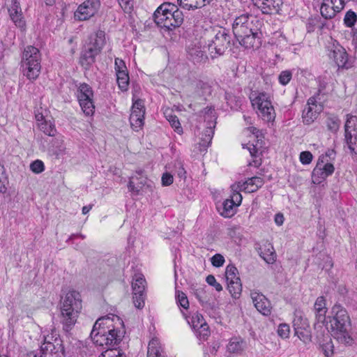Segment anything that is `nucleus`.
<instances>
[{"label":"nucleus","instance_id":"f257e3e1","mask_svg":"<svg viewBox=\"0 0 357 357\" xmlns=\"http://www.w3.org/2000/svg\"><path fill=\"white\" fill-rule=\"evenodd\" d=\"M314 307L317 324L325 325L338 343L344 345L353 344L354 339L350 333V318L345 308L335 304L331 308L330 315L326 317L327 308L324 296H319L316 299Z\"/></svg>","mask_w":357,"mask_h":357},{"label":"nucleus","instance_id":"f03ea898","mask_svg":"<svg viewBox=\"0 0 357 357\" xmlns=\"http://www.w3.org/2000/svg\"><path fill=\"white\" fill-rule=\"evenodd\" d=\"M124 325L117 315L109 314L95 322L91 337L98 346L113 347L119 343L124 335Z\"/></svg>","mask_w":357,"mask_h":357},{"label":"nucleus","instance_id":"7ed1b4c3","mask_svg":"<svg viewBox=\"0 0 357 357\" xmlns=\"http://www.w3.org/2000/svg\"><path fill=\"white\" fill-rule=\"evenodd\" d=\"M261 22L256 16L243 13L235 17L232 23L234 36L246 49L257 48L261 45Z\"/></svg>","mask_w":357,"mask_h":357},{"label":"nucleus","instance_id":"20e7f679","mask_svg":"<svg viewBox=\"0 0 357 357\" xmlns=\"http://www.w3.org/2000/svg\"><path fill=\"white\" fill-rule=\"evenodd\" d=\"M82 309L79 292L68 290L61 298L59 303L60 319L65 331H68L76 324Z\"/></svg>","mask_w":357,"mask_h":357},{"label":"nucleus","instance_id":"39448f33","mask_svg":"<svg viewBox=\"0 0 357 357\" xmlns=\"http://www.w3.org/2000/svg\"><path fill=\"white\" fill-rule=\"evenodd\" d=\"M153 17L158 26L169 30L180 26L183 22L182 12L175 4L169 2L161 4L155 11Z\"/></svg>","mask_w":357,"mask_h":357},{"label":"nucleus","instance_id":"423d86ee","mask_svg":"<svg viewBox=\"0 0 357 357\" xmlns=\"http://www.w3.org/2000/svg\"><path fill=\"white\" fill-rule=\"evenodd\" d=\"M20 68L24 76L31 81L36 80L40 73V54L38 48L27 46L22 54Z\"/></svg>","mask_w":357,"mask_h":357},{"label":"nucleus","instance_id":"0eeeda50","mask_svg":"<svg viewBox=\"0 0 357 357\" xmlns=\"http://www.w3.org/2000/svg\"><path fill=\"white\" fill-rule=\"evenodd\" d=\"M44 342L40 347V357H65L63 341L55 330L43 334Z\"/></svg>","mask_w":357,"mask_h":357},{"label":"nucleus","instance_id":"6e6552de","mask_svg":"<svg viewBox=\"0 0 357 357\" xmlns=\"http://www.w3.org/2000/svg\"><path fill=\"white\" fill-rule=\"evenodd\" d=\"M206 35L212 38L208 45V49L212 53L214 52L220 55L227 48L230 36L225 28L220 26H211L209 29L206 30Z\"/></svg>","mask_w":357,"mask_h":357},{"label":"nucleus","instance_id":"1a4fd4ad","mask_svg":"<svg viewBox=\"0 0 357 357\" xmlns=\"http://www.w3.org/2000/svg\"><path fill=\"white\" fill-rule=\"evenodd\" d=\"M182 314L199 343L206 341L211 335V330L202 314L198 312L189 315L184 312Z\"/></svg>","mask_w":357,"mask_h":357},{"label":"nucleus","instance_id":"9d476101","mask_svg":"<svg viewBox=\"0 0 357 357\" xmlns=\"http://www.w3.org/2000/svg\"><path fill=\"white\" fill-rule=\"evenodd\" d=\"M252 106L258 110V115L265 121H273L275 118L274 108L269 96L265 93L255 92L251 94Z\"/></svg>","mask_w":357,"mask_h":357},{"label":"nucleus","instance_id":"9b49d317","mask_svg":"<svg viewBox=\"0 0 357 357\" xmlns=\"http://www.w3.org/2000/svg\"><path fill=\"white\" fill-rule=\"evenodd\" d=\"M77 97L84 114L86 116H92L95 111L92 88L87 84H80L77 88Z\"/></svg>","mask_w":357,"mask_h":357},{"label":"nucleus","instance_id":"f8f14e48","mask_svg":"<svg viewBox=\"0 0 357 357\" xmlns=\"http://www.w3.org/2000/svg\"><path fill=\"white\" fill-rule=\"evenodd\" d=\"M327 54L339 68H349L348 54L345 49L335 40L331 38L326 43Z\"/></svg>","mask_w":357,"mask_h":357},{"label":"nucleus","instance_id":"ddd939ff","mask_svg":"<svg viewBox=\"0 0 357 357\" xmlns=\"http://www.w3.org/2000/svg\"><path fill=\"white\" fill-rule=\"evenodd\" d=\"M335 171V167L331 162L326 160L325 156H319L317 165L312 173V182L314 184H320Z\"/></svg>","mask_w":357,"mask_h":357},{"label":"nucleus","instance_id":"4468645a","mask_svg":"<svg viewBox=\"0 0 357 357\" xmlns=\"http://www.w3.org/2000/svg\"><path fill=\"white\" fill-rule=\"evenodd\" d=\"M225 278L227 282V288L234 298H238L242 292V284L237 268L233 264H229L226 267Z\"/></svg>","mask_w":357,"mask_h":357},{"label":"nucleus","instance_id":"2eb2a0df","mask_svg":"<svg viewBox=\"0 0 357 357\" xmlns=\"http://www.w3.org/2000/svg\"><path fill=\"white\" fill-rule=\"evenodd\" d=\"M100 7V0H85L74 12L76 21H86L98 13Z\"/></svg>","mask_w":357,"mask_h":357},{"label":"nucleus","instance_id":"dca6fc26","mask_svg":"<svg viewBox=\"0 0 357 357\" xmlns=\"http://www.w3.org/2000/svg\"><path fill=\"white\" fill-rule=\"evenodd\" d=\"M145 107L143 100H133L130 122L131 127L135 131L140 130L144 123Z\"/></svg>","mask_w":357,"mask_h":357},{"label":"nucleus","instance_id":"f3484780","mask_svg":"<svg viewBox=\"0 0 357 357\" xmlns=\"http://www.w3.org/2000/svg\"><path fill=\"white\" fill-rule=\"evenodd\" d=\"M323 110V106L319 103L315 97H310L307 102L305 107L302 119L305 124L310 125L319 116Z\"/></svg>","mask_w":357,"mask_h":357},{"label":"nucleus","instance_id":"a211bd4d","mask_svg":"<svg viewBox=\"0 0 357 357\" xmlns=\"http://www.w3.org/2000/svg\"><path fill=\"white\" fill-rule=\"evenodd\" d=\"M264 184L263 179L259 176L249 178L244 181H238L231 186V192L240 193L243 191L251 193L257 191Z\"/></svg>","mask_w":357,"mask_h":357},{"label":"nucleus","instance_id":"6ab92c4d","mask_svg":"<svg viewBox=\"0 0 357 357\" xmlns=\"http://www.w3.org/2000/svg\"><path fill=\"white\" fill-rule=\"evenodd\" d=\"M242 199L241 193L231 192L230 198L227 199L219 208L220 214L225 218L233 216L236 213V208L241 204Z\"/></svg>","mask_w":357,"mask_h":357},{"label":"nucleus","instance_id":"aec40b11","mask_svg":"<svg viewBox=\"0 0 357 357\" xmlns=\"http://www.w3.org/2000/svg\"><path fill=\"white\" fill-rule=\"evenodd\" d=\"M204 120L207 122L205 137L202 139V146H208L213 136V128L215 125L216 114L212 107H206L204 111Z\"/></svg>","mask_w":357,"mask_h":357},{"label":"nucleus","instance_id":"412c9836","mask_svg":"<svg viewBox=\"0 0 357 357\" xmlns=\"http://www.w3.org/2000/svg\"><path fill=\"white\" fill-rule=\"evenodd\" d=\"M114 65L118 86L122 91H126L128 89L129 75L125 62L121 59L116 58Z\"/></svg>","mask_w":357,"mask_h":357},{"label":"nucleus","instance_id":"4be33fe9","mask_svg":"<svg viewBox=\"0 0 357 357\" xmlns=\"http://www.w3.org/2000/svg\"><path fill=\"white\" fill-rule=\"evenodd\" d=\"M250 296L257 311L264 316L271 314L272 309L271 303L264 294L257 291H252Z\"/></svg>","mask_w":357,"mask_h":357},{"label":"nucleus","instance_id":"5701e85b","mask_svg":"<svg viewBox=\"0 0 357 357\" xmlns=\"http://www.w3.org/2000/svg\"><path fill=\"white\" fill-rule=\"evenodd\" d=\"M264 14L271 15L278 13L281 0H252Z\"/></svg>","mask_w":357,"mask_h":357},{"label":"nucleus","instance_id":"b1692460","mask_svg":"<svg viewBox=\"0 0 357 357\" xmlns=\"http://www.w3.org/2000/svg\"><path fill=\"white\" fill-rule=\"evenodd\" d=\"M105 45V33L103 31L99 30L90 36L89 42L86 43V46L91 48L95 52L99 54Z\"/></svg>","mask_w":357,"mask_h":357},{"label":"nucleus","instance_id":"393cba45","mask_svg":"<svg viewBox=\"0 0 357 357\" xmlns=\"http://www.w3.org/2000/svg\"><path fill=\"white\" fill-rule=\"evenodd\" d=\"M187 53L189 59L194 63H199L206 59V56L199 43L188 45L187 46Z\"/></svg>","mask_w":357,"mask_h":357},{"label":"nucleus","instance_id":"a878e982","mask_svg":"<svg viewBox=\"0 0 357 357\" xmlns=\"http://www.w3.org/2000/svg\"><path fill=\"white\" fill-rule=\"evenodd\" d=\"M261 257L268 264H273L276 260V254L273 245L270 243H265L259 248Z\"/></svg>","mask_w":357,"mask_h":357},{"label":"nucleus","instance_id":"bb28decb","mask_svg":"<svg viewBox=\"0 0 357 357\" xmlns=\"http://www.w3.org/2000/svg\"><path fill=\"white\" fill-rule=\"evenodd\" d=\"M245 342L239 337L231 338L227 345V351L229 354H241L245 348Z\"/></svg>","mask_w":357,"mask_h":357},{"label":"nucleus","instance_id":"cd10ccee","mask_svg":"<svg viewBox=\"0 0 357 357\" xmlns=\"http://www.w3.org/2000/svg\"><path fill=\"white\" fill-rule=\"evenodd\" d=\"M98 54L93 50L85 46V49L82 51L79 63L82 67L87 69L94 61L96 56Z\"/></svg>","mask_w":357,"mask_h":357},{"label":"nucleus","instance_id":"c85d7f7f","mask_svg":"<svg viewBox=\"0 0 357 357\" xmlns=\"http://www.w3.org/2000/svg\"><path fill=\"white\" fill-rule=\"evenodd\" d=\"M319 348L326 357H332L334 354V344L331 336L324 337L319 341Z\"/></svg>","mask_w":357,"mask_h":357},{"label":"nucleus","instance_id":"c756f323","mask_svg":"<svg viewBox=\"0 0 357 357\" xmlns=\"http://www.w3.org/2000/svg\"><path fill=\"white\" fill-rule=\"evenodd\" d=\"M164 115L166 119L169 122L172 128L178 134L183 132V128L181 126L180 121L176 116L173 114L172 109L167 108L164 110Z\"/></svg>","mask_w":357,"mask_h":357},{"label":"nucleus","instance_id":"7c9ffc66","mask_svg":"<svg viewBox=\"0 0 357 357\" xmlns=\"http://www.w3.org/2000/svg\"><path fill=\"white\" fill-rule=\"evenodd\" d=\"M337 9L332 5V2L329 0H324L320 7V13L325 19H331L339 13Z\"/></svg>","mask_w":357,"mask_h":357},{"label":"nucleus","instance_id":"2f4dec72","mask_svg":"<svg viewBox=\"0 0 357 357\" xmlns=\"http://www.w3.org/2000/svg\"><path fill=\"white\" fill-rule=\"evenodd\" d=\"M212 0H178L180 6L186 10L202 8L208 3Z\"/></svg>","mask_w":357,"mask_h":357},{"label":"nucleus","instance_id":"473e14b6","mask_svg":"<svg viewBox=\"0 0 357 357\" xmlns=\"http://www.w3.org/2000/svg\"><path fill=\"white\" fill-rule=\"evenodd\" d=\"M147 357H162L161 346L157 337L152 338L148 345Z\"/></svg>","mask_w":357,"mask_h":357},{"label":"nucleus","instance_id":"72a5a7b5","mask_svg":"<svg viewBox=\"0 0 357 357\" xmlns=\"http://www.w3.org/2000/svg\"><path fill=\"white\" fill-rule=\"evenodd\" d=\"M38 127L45 135L49 136H54L56 133V129L51 116L45 121L39 123Z\"/></svg>","mask_w":357,"mask_h":357},{"label":"nucleus","instance_id":"f704fd0d","mask_svg":"<svg viewBox=\"0 0 357 357\" xmlns=\"http://www.w3.org/2000/svg\"><path fill=\"white\" fill-rule=\"evenodd\" d=\"M146 280L142 273L135 274L132 282V292L145 291Z\"/></svg>","mask_w":357,"mask_h":357},{"label":"nucleus","instance_id":"c9c22d12","mask_svg":"<svg viewBox=\"0 0 357 357\" xmlns=\"http://www.w3.org/2000/svg\"><path fill=\"white\" fill-rule=\"evenodd\" d=\"M344 130L347 135L357 132V116L349 114L347 116Z\"/></svg>","mask_w":357,"mask_h":357},{"label":"nucleus","instance_id":"e433bc0d","mask_svg":"<svg viewBox=\"0 0 357 357\" xmlns=\"http://www.w3.org/2000/svg\"><path fill=\"white\" fill-rule=\"evenodd\" d=\"M293 326L294 330H296V328L300 329L304 328H309L310 326L307 319L303 316L302 312L298 311H296L294 313Z\"/></svg>","mask_w":357,"mask_h":357},{"label":"nucleus","instance_id":"4c0bfd02","mask_svg":"<svg viewBox=\"0 0 357 357\" xmlns=\"http://www.w3.org/2000/svg\"><path fill=\"white\" fill-rule=\"evenodd\" d=\"M176 302L178 306L181 308V312L183 310H187L189 307V301L188 297L185 293L178 290L176 291L175 294Z\"/></svg>","mask_w":357,"mask_h":357},{"label":"nucleus","instance_id":"58836bf2","mask_svg":"<svg viewBox=\"0 0 357 357\" xmlns=\"http://www.w3.org/2000/svg\"><path fill=\"white\" fill-rule=\"evenodd\" d=\"M146 294L145 291L132 292L133 303L136 308L142 309L145 305Z\"/></svg>","mask_w":357,"mask_h":357},{"label":"nucleus","instance_id":"ea45409f","mask_svg":"<svg viewBox=\"0 0 357 357\" xmlns=\"http://www.w3.org/2000/svg\"><path fill=\"white\" fill-rule=\"evenodd\" d=\"M295 331L296 335L305 344H307L311 341V332L310 328H300Z\"/></svg>","mask_w":357,"mask_h":357},{"label":"nucleus","instance_id":"a19ab883","mask_svg":"<svg viewBox=\"0 0 357 357\" xmlns=\"http://www.w3.org/2000/svg\"><path fill=\"white\" fill-rule=\"evenodd\" d=\"M345 140L350 151L357 154V132L351 135L345 134Z\"/></svg>","mask_w":357,"mask_h":357},{"label":"nucleus","instance_id":"79ce46f5","mask_svg":"<svg viewBox=\"0 0 357 357\" xmlns=\"http://www.w3.org/2000/svg\"><path fill=\"white\" fill-rule=\"evenodd\" d=\"M8 11L10 17L22 13L20 2L17 0H11L8 6Z\"/></svg>","mask_w":357,"mask_h":357},{"label":"nucleus","instance_id":"37998d69","mask_svg":"<svg viewBox=\"0 0 357 357\" xmlns=\"http://www.w3.org/2000/svg\"><path fill=\"white\" fill-rule=\"evenodd\" d=\"M340 121L336 116H329L327 118L326 125L328 128L332 132H336L340 127Z\"/></svg>","mask_w":357,"mask_h":357},{"label":"nucleus","instance_id":"c03bdc74","mask_svg":"<svg viewBox=\"0 0 357 357\" xmlns=\"http://www.w3.org/2000/svg\"><path fill=\"white\" fill-rule=\"evenodd\" d=\"M357 20V15L356 14L349 10H348L344 17V24L347 27H352Z\"/></svg>","mask_w":357,"mask_h":357},{"label":"nucleus","instance_id":"a18cd8bd","mask_svg":"<svg viewBox=\"0 0 357 357\" xmlns=\"http://www.w3.org/2000/svg\"><path fill=\"white\" fill-rule=\"evenodd\" d=\"M10 18L17 28H19L22 31H25L26 26V21L22 13L12 16Z\"/></svg>","mask_w":357,"mask_h":357},{"label":"nucleus","instance_id":"49530a36","mask_svg":"<svg viewBox=\"0 0 357 357\" xmlns=\"http://www.w3.org/2000/svg\"><path fill=\"white\" fill-rule=\"evenodd\" d=\"M56 144H57L56 146V150H55V153H56V156L60 157V156L63 155V154H65L66 149L65 145L63 144V137H59L54 139V145L55 146Z\"/></svg>","mask_w":357,"mask_h":357},{"label":"nucleus","instance_id":"de8ad7c7","mask_svg":"<svg viewBox=\"0 0 357 357\" xmlns=\"http://www.w3.org/2000/svg\"><path fill=\"white\" fill-rule=\"evenodd\" d=\"M290 331L289 325L285 323L279 324L277 330L278 335L282 339L289 338Z\"/></svg>","mask_w":357,"mask_h":357},{"label":"nucleus","instance_id":"09e8293b","mask_svg":"<svg viewBox=\"0 0 357 357\" xmlns=\"http://www.w3.org/2000/svg\"><path fill=\"white\" fill-rule=\"evenodd\" d=\"M50 117V116H48V111L46 109L40 107L35 111V119L37 126L39 125V123L45 121Z\"/></svg>","mask_w":357,"mask_h":357},{"label":"nucleus","instance_id":"8fccbe9b","mask_svg":"<svg viewBox=\"0 0 357 357\" xmlns=\"http://www.w3.org/2000/svg\"><path fill=\"white\" fill-rule=\"evenodd\" d=\"M30 169L34 174L42 173L45 170L44 162L40 160H36L30 164Z\"/></svg>","mask_w":357,"mask_h":357},{"label":"nucleus","instance_id":"3c124183","mask_svg":"<svg viewBox=\"0 0 357 357\" xmlns=\"http://www.w3.org/2000/svg\"><path fill=\"white\" fill-rule=\"evenodd\" d=\"M292 77V73L290 70H283L280 73L278 77V80L280 84L287 85Z\"/></svg>","mask_w":357,"mask_h":357},{"label":"nucleus","instance_id":"603ef678","mask_svg":"<svg viewBox=\"0 0 357 357\" xmlns=\"http://www.w3.org/2000/svg\"><path fill=\"white\" fill-rule=\"evenodd\" d=\"M197 92L201 96H206L211 93V87L206 82L200 81L197 84Z\"/></svg>","mask_w":357,"mask_h":357},{"label":"nucleus","instance_id":"864d4df0","mask_svg":"<svg viewBox=\"0 0 357 357\" xmlns=\"http://www.w3.org/2000/svg\"><path fill=\"white\" fill-rule=\"evenodd\" d=\"M243 149H247L252 157L257 158L259 153L258 144H254L250 141L248 144H242Z\"/></svg>","mask_w":357,"mask_h":357},{"label":"nucleus","instance_id":"5fc2aeb1","mask_svg":"<svg viewBox=\"0 0 357 357\" xmlns=\"http://www.w3.org/2000/svg\"><path fill=\"white\" fill-rule=\"evenodd\" d=\"M6 176L5 174V168L3 165L0 163V192L5 193L6 192Z\"/></svg>","mask_w":357,"mask_h":357},{"label":"nucleus","instance_id":"6e6d98bb","mask_svg":"<svg viewBox=\"0 0 357 357\" xmlns=\"http://www.w3.org/2000/svg\"><path fill=\"white\" fill-rule=\"evenodd\" d=\"M211 262L214 267H222L225 262V257L221 254H215L211 258Z\"/></svg>","mask_w":357,"mask_h":357},{"label":"nucleus","instance_id":"4d7b16f0","mask_svg":"<svg viewBox=\"0 0 357 357\" xmlns=\"http://www.w3.org/2000/svg\"><path fill=\"white\" fill-rule=\"evenodd\" d=\"M312 159L313 155L310 151H302L300 153L299 160L303 165H306L310 164L311 162L312 161Z\"/></svg>","mask_w":357,"mask_h":357},{"label":"nucleus","instance_id":"13d9d810","mask_svg":"<svg viewBox=\"0 0 357 357\" xmlns=\"http://www.w3.org/2000/svg\"><path fill=\"white\" fill-rule=\"evenodd\" d=\"M174 168L175 174H176L179 178L185 179L186 171L181 161H178L175 163Z\"/></svg>","mask_w":357,"mask_h":357},{"label":"nucleus","instance_id":"bf43d9fd","mask_svg":"<svg viewBox=\"0 0 357 357\" xmlns=\"http://www.w3.org/2000/svg\"><path fill=\"white\" fill-rule=\"evenodd\" d=\"M206 281L209 285L213 287L216 291H220L222 290V285L217 282L215 278L213 275H208L206 278Z\"/></svg>","mask_w":357,"mask_h":357},{"label":"nucleus","instance_id":"052dcab7","mask_svg":"<svg viewBox=\"0 0 357 357\" xmlns=\"http://www.w3.org/2000/svg\"><path fill=\"white\" fill-rule=\"evenodd\" d=\"M128 188L129 191L131 192L134 195H139L142 188V187L139 185L135 186L133 176L130 178L128 185Z\"/></svg>","mask_w":357,"mask_h":357},{"label":"nucleus","instance_id":"680f3d73","mask_svg":"<svg viewBox=\"0 0 357 357\" xmlns=\"http://www.w3.org/2000/svg\"><path fill=\"white\" fill-rule=\"evenodd\" d=\"M174 178L173 176L168 172H165L162 174L161 182L163 186H169L173 183Z\"/></svg>","mask_w":357,"mask_h":357},{"label":"nucleus","instance_id":"e2e57ef3","mask_svg":"<svg viewBox=\"0 0 357 357\" xmlns=\"http://www.w3.org/2000/svg\"><path fill=\"white\" fill-rule=\"evenodd\" d=\"M244 132L247 135H251V137L255 141L259 137V130L255 127H249L244 130Z\"/></svg>","mask_w":357,"mask_h":357},{"label":"nucleus","instance_id":"0e129e2a","mask_svg":"<svg viewBox=\"0 0 357 357\" xmlns=\"http://www.w3.org/2000/svg\"><path fill=\"white\" fill-rule=\"evenodd\" d=\"M102 357H126V355L118 350L110 349L102 354Z\"/></svg>","mask_w":357,"mask_h":357},{"label":"nucleus","instance_id":"69168bd1","mask_svg":"<svg viewBox=\"0 0 357 357\" xmlns=\"http://www.w3.org/2000/svg\"><path fill=\"white\" fill-rule=\"evenodd\" d=\"M332 2V5L335 8L338 12H340L344 7L345 3L347 0H329Z\"/></svg>","mask_w":357,"mask_h":357},{"label":"nucleus","instance_id":"338daca9","mask_svg":"<svg viewBox=\"0 0 357 357\" xmlns=\"http://www.w3.org/2000/svg\"><path fill=\"white\" fill-rule=\"evenodd\" d=\"M284 221V218L282 213H278L275 214L274 217V222L278 226H281L283 225Z\"/></svg>","mask_w":357,"mask_h":357},{"label":"nucleus","instance_id":"774afa93","mask_svg":"<svg viewBox=\"0 0 357 357\" xmlns=\"http://www.w3.org/2000/svg\"><path fill=\"white\" fill-rule=\"evenodd\" d=\"M220 344L218 342H214L209 347V351L211 354L215 355L219 349Z\"/></svg>","mask_w":357,"mask_h":357}]
</instances>
